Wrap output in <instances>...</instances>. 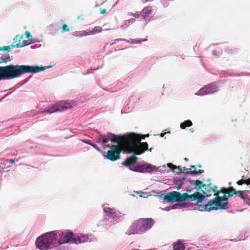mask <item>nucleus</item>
Instances as JSON below:
<instances>
[{
	"instance_id": "1",
	"label": "nucleus",
	"mask_w": 250,
	"mask_h": 250,
	"mask_svg": "<svg viewBox=\"0 0 250 250\" xmlns=\"http://www.w3.org/2000/svg\"><path fill=\"white\" fill-rule=\"evenodd\" d=\"M111 141L118 143L120 147L123 149V151L125 153H132L135 151V154L140 155L145 151L148 150V144L147 143H141V139L134 133L128 135L119 136L111 133Z\"/></svg>"
},
{
	"instance_id": "2",
	"label": "nucleus",
	"mask_w": 250,
	"mask_h": 250,
	"mask_svg": "<svg viewBox=\"0 0 250 250\" xmlns=\"http://www.w3.org/2000/svg\"><path fill=\"white\" fill-rule=\"evenodd\" d=\"M45 70L43 67L24 65L0 66V81L13 79L27 73H37Z\"/></svg>"
},
{
	"instance_id": "3",
	"label": "nucleus",
	"mask_w": 250,
	"mask_h": 250,
	"mask_svg": "<svg viewBox=\"0 0 250 250\" xmlns=\"http://www.w3.org/2000/svg\"><path fill=\"white\" fill-rule=\"evenodd\" d=\"M160 197L163 198L165 201L168 203L182 202L193 199L194 201H196V204H198L204 200L206 196L202 195L199 192H196L193 194L188 195L187 193L181 194L179 192L173 191L167 194H162Z\"/></svg>"
},
{
	"instance_id": "4",
	"label": "nucleus",
	"mask_w": 250,
	"mask_h": 250,
	"mask_svg": "<svg viewBox=\"0 0 250 250\" xmlns=\"http://www.w3.org/2000/svg\"><path fill=\"white\" fill-rule=\"evenodd\" d=\"M56 239V234L54 231L45 233L38 237L36 240L37 247L41 250H47L50 245L54 244V241Z\"/></svg>"
},
{
	"instance_id": "5",
	"label": "nucleus",
	"mask_w": 250,
	"mask_h": 250,
	"mask_svg": "<svg viewBox=\"0 0 250 250\" xmlns=\"http://www.w3.org/2000/svg\"><path fill=\"white\" fill-rule=\"evenodd\" d=\"M227 197L225 196L215 197L213 200H210L208 202L207 204L205 205L204 210L209 211L211 210H216L218 208L221 209L228 208V202L222 203V201H227Z\"/></svg>"
},
{
	"instance_id": "6",
	"label": "nucleus",
	"mask_w": 250,
	"mask_h": 250,
	"mask_svg": "<svg viewBox=\"0 0 250 250\" xmlns=\"http://www.w3.org/2000/svg\"><path fill=\"white\" fill-rule=\"evenodd\" d=\"M84 237L83 238H73V234L71 232L65 231L62 232L61 237L58 241L59 244H62L67 243H72L75 244H80L85 242Z\"/></svg>"
},
{
	"instance_id": "7",
	"label": "nucleus",
	"mask_w": 250,
	"mask_h": 250,
	"mask_svg": "<svg viewBox=\"0 0 250 250\" xmlns=\"http://www.w3.org/2000/svg\"><path fill=\"white\" fill-rule=\"evenodd\" d=\"M110 148L107 152L105 158L112 162L119 159L120 154L123 151V149L118 145H112L110 147Z\"/></svg>"
},
{
	"instance_id": "8",
	"label": "nucleus",
	"mask_w": 250,
	"mask_h": 250,
	"mask_svg": "<svg viewBox=\"0 0 250 250\" xmlns=\"http://www.w3.org/2000/svg\"><path fill=\"white\" fill-rule=\"evenodd\" d=\"M126 234L130 235L144 233L141 223L139 219L134 220L126 232Z\"/></svg>"
},
{
	"instance_id": "9",
	"label": "nucleus",
	"mask_w": 250,
	"mask_h": 250,
	"mask_svg": "<svg viewBox=\"0 0 250 250\" xmlns=\"http://www.w3.org/2000/svg\"><path fill=\"white\" fill-rule=\"evenodd\" d=\"M103 209L105 215L108 217L117 220L121 216V213L114 208H110L108 206H104Z\"/></svg>"
},
{
	"instance_id": "10",
	"label": "nucleus",
	"mask_w": 250,
	"mask_h": 250,
	"mask_svg": "<svg viewBox=\"0 0 250 250\" xmlns=\"http://www.w3.org/2000/svg\"><path fill=\"white\" fill-rule=\"evenodd\" d=\"M144 233L150 229L154 224V220L151 218H140L139 219Z\"/></svg>"
},
{
	"instance_id": "11",
	"label": "nucleus",
	"mask_w": 250,
	"mask_h": 250,
	"mask_svg": "<svg viewBox=\"0 0 250 250\" xmlns=\"http://www.w3.org/2000/svg\"><path fill=\"white\" fill-rule=\"evenodd\" d=\"M133 151V155L130 157L129 158L126 159L125 161L123 163V165L127 167H128L130 170H133L134 168V167H135V164L138 158L136 157V154H135V151Z\"/></svg>"
},
{
	"instance_id": "12",
	"label": "nucleus",
	"mask_w": 250,
	"mask_h": 250,
	"mask_svg": "<svg viewBox=\"0 0 250 250\" xmlns=\"http://www.w3.org/2000/svg\"><path fill=\"white\" fill-rule=\"evenodd\" d=\"M153 170V167L150 164H146L144 165H137L134 167L133 171L139 172H150Z\"/></svg>"
},
{
	"instance_id": "13",
	"label": "nucleus",
	"mask_w": 250,
	"mask_h": 250,
	"mask_svg": "<svg viewBox=\"0 0 250 250\" xmlns=\"http://www.w3.org/2000/svg\"><path fill=\"white\" fill-rule=\"evenodd\" d=\"M216 91V87L215 86L209 84L200 89L198 91V94L199 95H207L213 93Z\"/></svg>"
},
{
	"instance_id": "14",
	"label": "nucleus",
	"mask_w": 250,
	"mask_h": 250,
	"mask_svg": "<svg viewBox=\"0 0 250 250\" xmlns=\"http://www.w3.org/2000/svg\"><path fill=\"white\" fill-rule=\"evenodd\" d=\"M141 13L143 19L145 20L151 19L155 14L153 8L150 6L145 7L142 10Z\"/></svg>"
},
{
	"instance_id": "15",
	"label": "nucleus",
	"mask_w": 250,
	"mask_h": 250,
	"mask_svg": "<svg viewBox=\"0 0 250 250\" xmlns=\"http://www.w3.org/2000/svg\"><path fill=\"white\" fill-rule=\"evenodd\" d=\"M75 105L74 103L72 101H60L58 102V106L61 110V112L65 110L69 109Z\"/></svg>"
},
{
	"instance_id": "16",
	"label": "nucleus",
	"mask_w": 250,
	"mask_h": 250,
	"mask_svg": "<svg viewBox=\"0 0 250 250\" xmlns=\"http://www.w3.org/2000/svg\"><path fill=\"white\" fill-rule=\"evenodd\" d=\"M217 186H212L211 183L207 184H204V187L202 188V191L204 194H206L207 197H209L211 195V194H208L211 191H212L214 193L215 188H217Z\"/></svg>"
},
{
	"instance_id": "17",
	"label": "nucleus",
	"mask_w": 250,
	"mask_h": 250,
	"mask_svg": "<svg viewBox=\"0 0 250 250\" xmlns=\"http://www.w3.org/2000/svg\"><path fill=\"white\" fill-rule=\"evenodd\" d=\"M56 112H61V110L60 109V107L58 106V103L56 104L49 105L43 111V112H47L49 114Z\"/></svg>"
},
{
	"instance_id": "18",
	"label": "nucleus",
	"mask_w": 250,
	"mask_h": 250,
	"mask_svg": "<svg viewBox=\"0 0 250 250\" xmlns=\"http://www.w3.org/2000/svg\"><path fill=\"white\" fill-rule=\"evenodd\" d=\"M173 250H184L185 247L182 241L177 240L173 245Z\"/></svg>"
},
{
	"instance_id": "19",
	"label": "nucleus",
	"mask_w": 250,
	"mask_h": 250,
	"mask_svg": "<svg viewBox=\"0 0 250 250\" xmlns=\"http://www.w3.org/2000/svg\"><path fill=\"white\" fill-rule=\"evenodd\" d=\"M237 191L233 187H229L227 188V194H224L223 196L227 197L228 199L229 198L232 196L233 195L237 194Z\"/></svg>"
},
{
	"instance_id": "20",
	"label": "nucleus",
	"mask_w": 250,
	"mask_h": 250,
	"mask_svg": "<svg viewBox=\"0 0 250 250\" xmlns=\"http://www.w3.org/2000/svg\"><path fill=\"white\" fill-rule=\"evenodd\" d=\"M167 166L168 167L170 168L174 172L177 174H181L182 172V169L179 166L177 167L172 163H168Z\"/></svg>"
},
{
	"instance_id": "21",
	"label": "nucleus",
	"mask_w": 250,
	"mask_h": 250,
	"mask_svg": "<svg viewBox=\"0 0 250 250\" xmlns=\"http://www.w3.org/2000/svg\"><path fill=\"white\" fill-rule=\"evenodd\" d=\"M102 31V28L100 26H95L91 30H87L86 35H94L96 33L101 32Z\"/></svg>"
},
{
	"instance_id": "22",
	"label": "nucleus",
	"mask_w": 250,
	"mask_h": 250,
	"mask_svg": "<svg viewBox=\"0 0 250 250\" xmlns=\"http://www.w3.org/2000/svg\"><path fill=\"white\" fill-rule=\"evenodd\" d=\"M190 184L195 185L197 187V189L202 190V188L204 187V184L200 180H191L189 181Z\"/></svg>"
},
{
	"instance_id": "23",
	"label": "nucleus",
	"mask_w": 250,
	"mask_h": 250,
	"mask_svg": "<svg viewBox=\"0 0 250 250\" xmlns=\"http://www.w3.org/2000/svg\"><path fill=\"white\" fill-rule=\"evenodd\" d=\"M185 173L187 174H190L193 175H195L198 174H201L204 172V170L203 169H199L198 170H190L188 168L185 169Z\"/></svg>"
},
{
	"instance_id": "24",
	"label": "nucleus",
	"mask_w": 250,
	"mask_h": 250,
	"mask_svg": "<svg viewBox=\"0 0 250 250\" xmlns=\"http://www.w3.org/2000/svg\"><path fill=\"white\" fill-rule=\"evenodd\" d=\"M10 60V57L8 54H4L0 57V63H6Z\"/></svg>"
},
{
	"instance_id": "25",
	"label": "nucleus",
	"mask_w": 250,
	"mask_h": 250,
	"mask_svg": "<svg viewBox=\"0 0 250 250\" xmlns=\"http://www.w3.org/2000/svg\"><path fill=\"white\" fill-rule=\"evenodd\" d=\"M30 43L27 40H24L22 42H18L16 44H12V47L16 46L17 48H21L29 44Z\"/></svg>"
},
{
	"instance_id": "26",
	"label": "nucleus",
	"mask_w": 250,
	"mask_h": 250,
	"mask_svg": "<svg viewBox=\"0 0 250 250\" xmlns=\"http://www.w3.org/2000/svg\"><path fill=\"white\" fill-rule=\"evenodd\" d=\"M192 122L189 120H188L180 124V127L182 129H185L187 127H190L192 126Z\"/></svg>"
},
{
	"instance_id": "27",
	"label": "nucleus",
	"mask_w": 250,
	"mask_h": 250,
	"mask_svg": "<svg viewBox=\"0 0 250 250\" xmlns=\"http://www.w3.org/2000/svg\"><path fill=\"white\" fill-rule=\"evenodd\" d=\"M99 140L101 141L103 144H105L109 140L111 141V136L109 133L108 135H105L99 138Z\"/></svg>"
},
{
	"instance_id": "28",
	"label": "nucleus",
	"mask_w": 250,
	"mask_h": 250,
	"mask_svg": "<svg viewBox=\"0 0 250 250\" xmlns=\"http://www.w3.org/2000/svg\"><path fill=\"white\" fill-rule=\"evenodd\" d=\"M227 188H222L220 190H218L215 188V190H214V195L215 196V197H220L219 196V194L220 193H223L224 194H227Z\"/></svg>"
},
{
	"instance_id": "29",
	"label": "nucleus",
	"mask_w": 250,
	"mask_h": 250,
	"mask_svg": "<svg viewBox=\"0 0 250 250\" xmlns=\"http://www.w3.org/2000/svg\"><path fill=\"white\" fill-rule=\"evenodd\" d=\"M245 191L244 190H238L237 191V194H239V196L244 200H249V198L247 195L245 194Z\"/></svg>"
},
{
	"instance_id": "30",
	"label": "nucleus",
	"mask_w": 250,
	"mask_h": 250,
	"mask_svg": "<svg viewBox=\"0 0 250 250\" xmlns=\"http://www.w3.org/2000/svg\"><path fill=\"white\" fill-rule=\"evenodd\" d=\"M22 39V36L17 35L13 39V43L16 44L18 42H21V40Z\"/></svg>"
},
{
	"instance_id": "31",
	"label": "nucleus",
	"mask_w": 250,
	"mask_h": 250,
	"mask_svg": "<svg viewBox=\"0 0 250 250\" xmlns=\"http://www.w3.org/2000/svg\"><path fill=\"white\" fill-rule=\"evenodd\" d=\"M68 31H69V28H68L67 25L66 24H63L62 28V32L63 33L64 32Z\"/></svg>"
},
{
	"instance_id": "32",
	"label": "nucleus",
	"mask_w": 250,
	"mask_h": 250,
	"mask_svg": "<svg viewBox=\"0 0 250 250\" xmlns=\"http://www.w3.org/2000/svg\"><path fill=\"white\" fill-rule=\"evenodd\" d=\"M12 46V45H8V46H4L3 47H0V51L3 50V51H9L10 49H11V47Z\"/></svg>"
},
{
	"instance_id": "33",
	"label": "nucleus",
	"mask_w": 250,
	"mask_h": 250,
	"mask_svg": "<svg viewBox=\"0 0 250 250\" xmlns=\"http://www.w3.org/2000/svg\"><path fill=\"white\" fill-rule=\"evenodd\" d=\"M237 184L238 185H242L243 184H245V182L244 179H241L237 182Z\"/></svg>"
},
{
	"instance_id": "34",
	"label": "nucleus",
	"mask_w": 250,
	"mask_h": 250,
	"mask_svg": "<svg viewBox=\"0 0 250 250\" xmlns=\"http://www.w3.org/2000/svg\"><path fill=\"white\" fill-rule=\"evenodd\" d=\"M25 35L27 39H28L30 37H31L30 33L28 31H25Z\"/></svg>"
},
{
	"instance_id": "35",
	"label": "nucleus",
	"mask_w": 250,
	"mask_h": 250,
	"mask_svg": "<svg viewBox=\"0 0 250 250\" xmlns=\"http://www.w3.org/2000/svg\"><path fill=\"white\" fill-rule=\"evenodd\" d=\"M100 10L101 14H104L106 12V10L105 9L100 8Z\"/></svg>"
},
{
	"instance_id": "36",
	"label": "nucleus",
	"mask_w": 250,
	"mask_h": 250,
	"mask_svg": "<svg viewBox=\"0 0 250 250\" xmlns=\"http://www.w3.org/2000/svg\"><path fill=\"white\" fill-rule=\"evenodd\" d=\"M245 184H246L247 185H250V178H249L246 180H244Z\"/></svg>"
},
{
	"instance_id": "37",
	"label": "nucleus",
	"mask_w": 250,
	"mask_h": 250,
	"mask_svg": "<svg viewBox=\"0 0 250 250\" xmlns=\"http://www.w3.org/2000/svg\"><path fill=\"white\" fill-rule=\"evenodd\" d=\"M78 19L81 20H84L83 15H82L78 16Z\"/></svg>"
},
{
	"instance_id": "38",
	"label": "nucleus",
	"mask_w": 250,
	"mask_h": 250,
	"mask_svg": "<svg viewBox=\"0 0 250 250\" xmlns=\"http://www.w3.org/2000/svg\"><path fill=\"white\" fill-rule=\"evenodd\" d=\"M9 163L11 164H15V161L13 159H11L9 160Z\"/></svg>"
},
{
	"instance_id": "39",
	"label": "nucleus",
	"mask_w": 250,
	"mask_h": 250,
	"mask_svg": "<svg viewBox=\"0 0 250 250\" xmlns=\"http://www.w3.org/2000/svg\"><path fill=\"white\" fill-rule=\"evenodd\" d=\"M93 146L96 148L97 150H100V149L98 148V147L97 146V145L96 144H94V145H93Z\"/></svg>"
},
{
	"instance_id": "40",
	"label": "nucleus",
	"mask_w": 250,
	"mask_h": 250,
	"mask_svg": "<svg viewBox=\"0 0 250 250\" xmlns=\"http://www.w3.org/2000/svg\"><path fill=\"white\" fill-rule=\"evenodd\" d=\"M85 143L90 145V144L91 143V141L87 140V141H85Z\"/></svg>"
},
{
	"instance_id": "41",
	"label": "nucleus",
	"mask_w": 250,
	"mask_h": 250,
	"mask_svg": "<svg viewBox=\"0 0 250 250\" xmlns=\"http://www.w3.org/2000/svg\"><path fill=\"white\" fill-rule=\"evenodd\" d=\"M136 18H138L139 17V14H135L134 15H133Z\"/></svg>"
},
{
	"instance_id": "42",
	"label": "nucleus",
	"mask_w": 250,
	"mask_h": 250,
	"mask_svg": "<svg viewBox=\"0 0 250 250\" xmlns=\"http://www.w3.org/2000/svg\"><path fill=\"white\" fill-rule=\"evenodd\" d=\"M165 134H166L165 133H162L160 134V136H161V137H164V135H165Z\"/></svg>"
},
{
	"instance_id": "43",
	"label": "nucleus",
	"mask_w": 250,
	"mask_h": 250,
	"mask_svg": "<svg viewBox=\"0 0 250 250\" xmlns=\"http://www.w3.org/2000/svg\"><path fill=\"white\" fill-rule=\"evenodd\" d=\"M180 188H181V185L178 186L177 187V188H176V189H177V190H179V189H180Z\"/></svg>"
},
{
	"instance_id": "44",
	"label": "nucleus",
	"mask_w": 250,
	"mask_h": 250,
	"mask_svg": "<svg viewBox=\"0 0 250 250\" xmlns=\"http://www.w3.org/2000/svg\"><path fill=\"white\" fill-rule=\"evenodd\" d=\"M184 160L185 161H188V158H185L184 159Z\"/></svg>"
},
{
	"instance_id": "45",
	"label": "nucleus",
	"mask_w": 250,
	"mask_h": 250,
	"mask_svg": "<svg viewBox=\"0 0 250 250\" xmlns=\"http://www.w3.org/2000/svg\"><path fill=\"white\" fill-rule=\"evenodd\" d=\"M137 136V135H136ZM138 136L141 139V138L138 135ZM145 136H143L142 137V139H145Z\"/></svg>"
},
{
	"instance_id": "46",
	"label": "nucleus",
	"mask_w": 250,
	"mask_h": 250,
	"mask_svg": "<svg viewBox=\"0 0 250 250\" xmlns=\"http://www.w3.org/2000/svg\"><path fill=\"white\" fill-rule=\"evenodd\" d=\"M198 166V167H202V166H201V164H199V165H198V166Z\"/></svg>"
},
{
	"instance_id": "47",
	"label": "nucleus",
	"mask_w": 250,
	"mask_h": 250,
	"mask_svg": "<svg viewBox=\"0 0 250 250\" xmlns=\"http://www.w3.org/2000/svg\"><path fill=\"white\" fill-rule=\"evenodd\" d=\"M190 167H192V168H194L195 166H191Z\"/></svg>"
},
{
	"instance_id": "48",
	"label": "nucleus",
	"mask_w": 250,
	"mask_h": 250,
	"mask_svg": "<svg viewBox=\"0 0 250 250\" xmlns=\"http://www.w3.org/2000/svg\"><path fill=\"white\" fill-rule=\"evenodd\" d=\"M90 145L92 146H93V145H94V144H92V143L90 144Z\"/></svg>"
},
{
	"instance_id": "49",
	"label": "nucleus",
	"mask_w": 250,
	"mask_h": 250,
	"mask_svg": "<svg viewBox=\"0 0 250 250\" xmlns=\"http://www.w3.org/2000/svg\"><path fill=\"white\" fill-rule=\"evenodd\" d=\"M147 40L146 39H144L143 40H142L143 42H145V41H146Z\"/></svg>"
}]
</instances>
